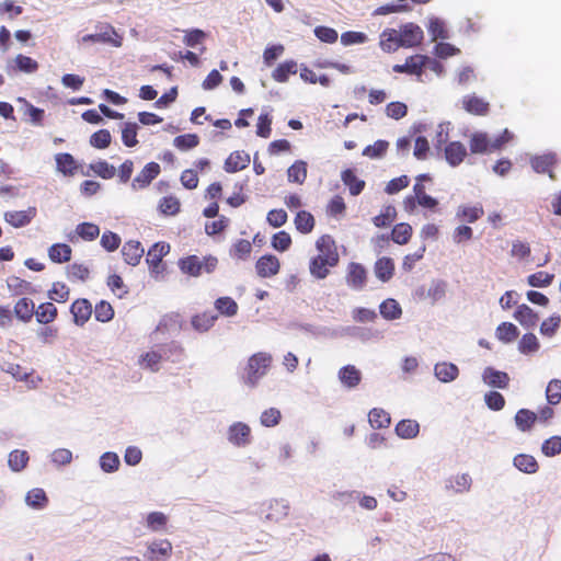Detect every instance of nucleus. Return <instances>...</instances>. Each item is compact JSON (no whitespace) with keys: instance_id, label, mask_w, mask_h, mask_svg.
<instances>
[{"instance_id":"1","label":"nucleus","mask_w":561,"mask_h":561,"mask_svg":"<svg viewBox=\"0 0 561 561\" xmlns=\"http://www.w3.org/2000/svg\"><path fill=\"white\" fill-rule=\"evenodd\" d=\"M513 133L504 129L497 137L491 139L486 133L476 131L470 136L469 148L473 154L492 153L503 149L513 140Z\"/></svg>"},{"instance_id":"2","label":"nucleus","mask_w":561,"mask_h":561,"mask_svg":"<svg viewBox=\"0 0 561 561\" xmlns=\"http://www.w3.org/2000/svg\"><path fill=\"white\" fill-rule=\"evenodd\" d=\"M217 265L218 260L213 255L204 256L202 260L197 255H188L179 261L181 272L193 277L213 273Z\"/></svg>"},{"instance_id":"3","label":"nucleus","mask_w":561,"mask_h":561,"mask_svg":"<svg viewBox=\"0 0 561 561\" xmlns=\"http://www.w3.org/2000/svg\"><path fill=\"white\" fill-rule=\"evenodd\" d=\"M271 360V355L266 353H256L252 355L248 360L244 382L250 387H255L260 378L266 374Z\"/></svg>"},{"instance_id":"4","label":"nucleus","mask_w":561,"mask_h":561,"mask_svg":"<svg viewBox=\"0 0 561 561\" xmlns=\"http://www.w3.org/2000/svg\"><path fill=\"white\" fill-rule=\"evenodd\" d=\"M170 252V245L165 242L154 243L148 251L146 262L149 266L150 274L160 279L165 271V265L162 259Z\"/></svg>"},{"instance_id":"5","label":"nucleus","mask_w":561,"mask_h":561,"mask_svg":"<svg viewBox=\"0 0 561 561\" xmlns=\"http://www.w3.org/2000/svg\"><path fill=\"white\" fill-rule=\"evenodd\" d=\"M161 172L160 164L157 162L147 163L142 170L131 181V187L135 191L146 188Z\"/></svg>"},{"instance_id":"6","label":"nucleus","mask_w":561,"mask_h":561,"mask_svg":"<svg viewBox=\"0 0 561 561\" xmlns=\"http://www.w3.org/2000/svg\"><path fill=\"white\" fill-rule=\"evenodd\" d=\"M171 553L172 543L168 539H159L148 543L145 557L149 561H167Z\"/></svg>"},{"instance_id":"7","label":"nucleus","mask_w":561,"mask_h":561,"mask_svg":"<svg viewBox=\"0 0 561 561\" xmlns=\"http://www.w3.org/2000/svg\"><path fill=\"white\" fill-rule=\"evenodd\" d=\"M398 34L399 44H401V47L417 46L423 39L422 28L413 23L403 25Z\"/></svg>"},{"instance_id":"8","label":"nucleus","mask_w":561,"mask_h":561,"mask_svg":"<svg viewBox=\"0 0 561 561\" xmlns=\"http://www.w3.org/2000/svg\"><path fill=\"white\" fill-rule=\"evenodd\" d=\"M367 282V271L360 264L352 262L347 266L346 283L347 285L356 290H360L365 287Z\"/></svg>"},{"instance_id":"9","label":"nucleus","mask_w":561,"mask_h":561,"mask_svg":"<svg viewBox=\"0 0 561 561\" xmlns=\"http://www.w3.org/2000/svg\"><path fill=\"white\" fill-rule=\"evenodd\" d=\"M425 55H413L405 59L402 65H394L392 70L398 73H408L421 77L424 71Z\"/></svg>"},{"instance_id":"10","label":"nucleus","mask_w":561,"mask_h":561,"mask_svg":"<svg viewBox=\"0 0 561 561\" xmlns=\"http://www.w3.org/2000/svg\"><path fill=\"white\" fill-rule=\"evenodd\" d=\"M256 273L260 277L268 278L279 272V260L272 254L261 256L255 264Z\"/></svg>"},{"instance_id":"11","label":"nucleus","mask_w":561,"mask_h":561,"mask_svg":"<svg viewBox=\"0 0 561 561\" xmlns=\"http://www.w3.org/2000/svg\"><path fill=\"white\" fill-rule=\"evenodd\" d=\"M228 439L236 446H245L251 442V428L241 422H237L229 427Z\"/></svg>"},{"instance_id":"12","label":"nucleus","mask_w":561,"mask_h":561,"mask_svg":"<svg viewBox=\"0 0 561 561\" xmlns=\"http://www.w3.org/2000/svg\"><path fill=\"white\" fill-rule=\"evenodd\" d=\"M217 319H218L217 313H215L211 310H207V311H203V312H198V313L194 314L191 318V325L195 331H197L199 333H205V332L209 331L215 325V322Z\"/></svg>"},{"instance_id":"13","label":"nucleus","mask_w":561,"mask_h":561,"mask_svg":"<svg viewBox=\"0 0 561 561\" xmlns=\"http://www.w3.org/2000/svg\"><path fill=\"white\" fill-rule=\"evenodd\" d=\"M445 159L451 167L459 165L467 157V148L460 141H450L444 149Z\"/></svg>"},{"instance_id":"14","label":"nucleus","mask_w":561,"mask_h":561,"mask_svg":"<svg viewBox=\"0 0 561 561\" xmlns=\"http://www.w3.org/2000/svg\"><path fill=\"white\" fill-rule=\"evenodd\" d=\"M316 247H317L318 251L320 252L318 255L324 256V257L329 259V261L339 263L340 255L337 252L335 241L331 236H329V234L321 236L317 240Z\"/></svg>"},{"instance_id":"15","label":"nucleus","mask_w":561,"mask_h":561,"mask_svg":"<svg viewBox=\"0 0 561 561\" xmlns=\"http://www.w3.org/2000/svg\"><path fill=\"white\" fill-rule=\"evenodd\" d=\"M36 216V208L30 207L26 210H13L4 214V219L14 228H21L28 225Z\"/></svg>"},{"instance_id":"16","label":"nucleus","mask_w":561,"mask_h":561,"mask_svg":"<svg viewBox=\"0 0 561 561\" xmlns=\"http://www.w3.org/2000/svg\"><path fill=\"white\" fill-rule=\"evenodd\" d=\"M145 250L139 241L129 240L122 248L124 261L131 266H136L142 257Z\"/></svg>"},{"instance_id":"17","label":"nucleus","mask_w":561,"mask_h":561,"mask_svg":"<svg viewBox=\"0 0 561 561\" xmlns=\"http://www.w3.org/2000/svg\"><path fill=\"white\" fill-rule=\"evenodd\" d=\"M336 265L337 263L329 261V259L324 256L317 255L311 259L309 264V271L313 277L318 279H324L329 275L330 268Z\"/></svg>"},{"instance_id":"18","label":"nucleus","mask_w":561,"mask_h":561,"mask_svg":"<svg viewBox=\"0 0 561 561\" xmlns=\"http://www.w3.org/2000/svg\"><path fill=\"white\" fill-rule=\"evenodd\" d=\"M341 180L344 183V185L348 187L350 194L352 196L359 195L366 186L365 181L356 175L354 169L348 168L343 170L341 172Z\"/></svg>"},{"instance_id":"19","label":"nucleus","mask_w":561,"mask_h":561,"mask_svg":"<svg viewBox=\"0 0 561 561\" xmlns=\"http://www.w3.org/2000/svg\"><path fill=\"white\" fill-rule=\"evenodd\" d=\"M462 106L468 113L477 116H485L490 111L489 102L477 95L465 96Z\"/></svg>"},{"instance_id":"20","label":"nucleus","mask_w":561,"mask_h":561,"mask_svg":"<svg viewBox=\"0 0 561 561\" xmlns=\"http://www.w3.org/2000/svg\"><path fill=\"white\" fill-rule=\"evenodd\" d=\"M250 163V156L244 151H233L225 161V170L229 173H234L248 168Z\"/></svg>"},{"instance_id":"21","label":"nucleus","mask_w":561,"mask_h":561,"mask_svg":"<svg viewBox=\"0 0 561 561\" xmlns=\"http://www.w3.org/2000/svg\"><path fill=\"white\" fill-rule=\"evenodd\" d=\"M484 381L494 388L505 389L510 383V376L505 371L496 370L492 367H486L483 371Z\"/></svg>"},{"instance_id":"22","label":"nucleus","mask_w":561,"mask_h":561,"mask_svg":"<svg viewBox=\"0 0 561 561\" xmlns=\"http://www.w3.org/2000/svg\"><path fill=\"white\" fill-rule=\"evenodd\" d=\"M556 162V156L551 153L537 156L530 160V164L537 173H548L551 179H554L553 167Z\"/></svg>"},{"instance_id":"23","label":"nucleus","mask_w":561,"mask_h":561,"mask_svg":"<svg viewBox=\"0 0 561 561\" xmlns=\"http://www.w3.org/2000/svg\"><path fill=\"white\" fill-rule=\"evenodd\" d=\"M514 319L528 329L536 327L539 317L528 305L523 304L516 308Z\"/></svg>"},{"instance_id":"24","label":"nucleus","mask_w":561,"mask_h":561,"mask_svg":"<svg viewBox=\"0 0 561 561\" xmlns=\"http://www.w3.org/2000/svg\"><path fill=\"white\" fill-rule=\"evenodd\" d=\"M339 379L346 388H355L360 383V371L354 365H346L340 368Z\"/></svg>"},{"instance_id":"25","label":"nucleus","mask_w":561,"mask_h":561,"mask_svg":"<svg viewBox=\"0 0 561 561\" xmlns=\"http://www.w3.org/2000/svg\"><path fill=\"white\" fill-rule=\"evenodd\" d=\"M484 215L482 205L477 204L474 206L461 205L457 208L456 217L460 221L469 224L476 222Z\"/></svg>"},{"instance_id":"26","label":"nucleus","mask_w":561,"mask_h":561,"mask_svg":"<svg viewBox=\"0 0 561 561\" xmlns=\"http://www.w3.org/2000/svg\"><path fill=\"white\" fill-rule=\"evenodd\" d=\"M92 314V306L87 299H78L72 302V317L77 324H83Z\"/></svg>"},{"instance_id":"27","label":"nucleus","mask_w":561,"mask_h":561,"mask_svg":"<svg viewBox=\"0 0 561 561\" xmlns=\"http://www.w3.org/2000/svg\"><path fill=\"white\" fill-rule=\"evenodd\" d=\"M307 162L304 160H296L288 169H287V180L290 183L304 184L307 179Z\"/></svg>"},{"instance_id":"28","label":"nucleus","mask_w":561,"mask_h":561,"mask_svg":"<svg viewBox=\"0 0 561 561\" xmlns=\"http://www.w3.org/2000/svg\"><path fill=\"white\" fill-rule=\"evenodd\" d=\"M158 210L165 217L176 216L181 211V202L174 195L163 196L159 201Z\"/></svg>"},{"instance_id":"29","label":"nucleus","mask_w":561,"mask_h":561,"mask_svg":"<svg viewBox=\"0 0 561 561\" xmlns=\"http://www.w3.org/2000/svg\"><path fill=\"white\" fill-rule=\"evenodd\" d=\"M472 480L468 473L457 474L446 481V489L455 493L468 492Z\"/></svg>"},{"instance_id":"30","label":"nucleus","mask_w":561,"mask_h":561,"mask_svg":"<svg viewBox=\"0 0 561 561\" xmlns=\"http://www.w3.org/2000/svg\"><path fill=\"white\" fill-rule=\"evenodd\" d=\"M394 263L390 257H380L375 263V274L381 282H388L393 276Z\"/></svg>"},{"instance_id":"31","label":"nucleus","mask_w":561,"mask_h":561,"mask_svg":"<svg viewBox=\"0 0 561 561\" xmlns=\"http://www.w3.org/2000/svg\"><path fill=\"white\" fill-rule=\"evenodd\" d=\"M420 432V424L415 420H401L396 425V433L399 437L411 439L417 436Z\"/></svg>"},{"instance_id":"32","label":"nucleus","mask_w":561,"mask_h":561,"mask_svg":"<svg viewBox=\"0 0 561 561\" xmlns=\"http://www.w3.org/2000/svg\"><path fill=\"white\" fill-rule=\"evenodd\" d=\"M435 376L443 382H449L458 377L459 369L451 363H438L434 368Z\"/></svg>"},{"instance_id":"33","label":"nucleus","mask_w":561,"mask_h":561,"mask_svg":"<svg viewBox=\"0 0 561 561\" xmlns=\"http://www.w3.org/2000/svg\"><path fill=\"white\" fill-rule=\"evenodd\" d=\"M536 421L537 414L528 409H520L515 414V424L522 432L530 431Z\"/></svg>"},{"instance_id":"34","label":"nucleus","mask_w":561,"mask_h":561,"mask_svg":"<svg viewBox=\"0 0 561 561\" xmlns=\"http://www.w3.org/2000/svg\"><path fill=\"white\" fill-rule=\"evenodd\" d=\"M380 47L383 51L390 53L401 47L399 34L394 28H387L380 35Z\"/></svg>"},{"instance_id":"35","label":"nucleus","mask_w":561,"mask_h":561,"mask_svg":"<svg viewBox=\"0 0 561 561\" xmlns=\"http://www.w3.org/2000/svg\"><path fill=\"white\" fill-rule=\"evenodd\" d=\"M294 224L299 232L307 234L313 230L316 221L311 213L307 210H300L297 213L294 219Z\"/></svg>"},{"instance_id":"36","label":"nucleus","mask_w":561,"mask_h":561,"mask_svg":"<svg viewBox=\"0 0 561 561\" xmlns=\"http://www.w3.org/2000/svg\"><path fill=\"white\" fill-rule=\"evenodd\" d=\"M496 339L503 343H511L515 341L519 331L517 327L511 322H502L495 331Z\"/></svg>"},{"instance_id":"37","label":"nucleus","mask_w":561,"mask_h":561,"mask_svg":"<svg viewBox=\"0 0 561 561\" xmlns=\"http://www.w3.org/2000/svg\"><path fill=\"white\" fill-rule=\"evenodd\" d=\"M297 72V64L294 60H287L279 64L272 72V78L277 82H286L290 75Z\"/></svg>"},{"instance_id":"38","label":"nucleus","mask_w":561,"mask_h":561,"mask_svg":"<svg viewBox=\"0 0 561 561\" xmlns=\"http://www.w3.org/2000/svg\"><path fill=\"white\" fill-rule=\"evenodd\" d=\"M368 421L373 428H387L390 423V414L382 409L374 408L368 414Z\"/></svg>"},{"instance_id":"39","label":"nucleus","mask_w":561,"mask_h":561,"mask_svg":"<svg viewBox=\"0 0 561 561\" xmlns=\"http://www.w3.org/2000/svg\"><path fill=\"white\" fill-rule=\"evenodd\" d=\"M412 237V227L407 222L397 224L391 231V240L400 245L407 244Z\"/></svg>"},{"instance_id":"40","label":"nucleus","mask_w":561,"mask_h":561,"mask_svg":"<svg viewBox=\"0 0 561 561\" xmlns=\"http://www.w3.org/2000/svg\"><path fill=\"white\" fill-rule=\"evenodd\" d=\"M252 252V244L249 240L239 239L237 240L229 253L233 259L245 261L250 257Z\"/></svg>"},{"instance_id":"41","label":"nucleus","mask_w":561,"mask_h":561,"mask_svg":"<svg viewBox=\"0 0 561 561\" xmlns=\"http://www.w3.org/2000/svg\"><path fill=\"white\" fill-rule=\"evenodd\" d=\"M380 314L387 320H396L399 319L402 314V309L399 302L394 299H386L381 302Z\"/></svg>"},{"instance_id":"42","label":"nucleus","mask_w":561,"mask_h":561,"mask_svg":"<svg viewBox=\"0 0 561 561\" xmlns=\"http://www.w3.org/2000/svg\"><path fill=\"white\" fill-rule=\"evenodd\" d=\"M397 218V209L392 205L383 207L381 213L373 218V222L377 228L389 227Z\"/></svg>"},{"instance_id":"43","label":"nucleus","mask_w":561,"mask_h":561,"mask_svg":"<svg viewBox=\"0 0 561 561\" xmlns=\"http://www.w3.org/2000/svg\"><path fill=\"white\" fill-rule=\"evenodd\" d=\"M514 466L525 473H535L539 468L535 457L525 454L515 456Z\"/></svg>"},{"instance_id":"44","label":"nucleus","mask_w":561,"mask_h":561,"mask_svg":"<svg viewBox=\"0 0 561 561\" xmlns=\"http://www.w3.org/2000/svg\"><path fill=\"white\" fill-rule=\"evenodd\" d=\"M215 308L220 314L226 317L236 316L239 309L238 304L228 296L219 297L216 299Z\"/></svg>"},{"instance_id":"45","label":"nucleus","mask_w":561,"mask_h":561,"mask_svg":"<svg viewBox=\"0 0 561 561\" xmlns=\"http://www.w3.org/2000/svg\"><path fill=\"white\" fill-rule=\"evenodd\" d=\"M161 351L164 354L163 359L171 360L173 363L181 362L185 353L184 347L174 341L169 344L162 345Z\"/></svg>"},{"instance_id":"46","label":"nucleus","mask_w":561,"mask_h":561,"mask_svg":"<svg viewBox=\"0 0 561 561\" xmlns=\"http://www.w3.org/2000/svg\"><path fill=\"white\" fill-rule=\"evenodd\" d=\"M34 302L28 298H21L14 306L15 316L22 321H28L34 313Z\"/></svg>"},{"instance_id":"47","label":"nucleus","mask_w":561,"mask_h":561,"mask_svg":"<svg viewBox=\"0 0 561 561\" xmlns=\"http://www.w3.org/2000/svg\"><path fill=\"white\" fill-rule=\"evenodd\" d=\"M25 501L28 506L36 508V510H41V508L45 507L48 503L46 493L41 488H35V489H32L31 491H28L26 494Z\"/></svg>"},{"instance_id":"48","label":"nucleus","mask_w":561,"mask_h":561,"mask_svg":"<svg viewBox=\"0 0 561 561\" xmlns=\"http://www.w3.org/2000/svg\"><path fill=\"white\" fill-rule=\"evenodd\" d=\"M413 193L417 198V204L424 208L433 209L438 205L437 199L426 194L423 183H415Z\"/></svg>"},{"instance_id":"49","label":"nucleus","mask_w":561,"mask_h":561,"mask_svg":"<svg viewBox=\"0 0 561 561\" xmlns=\"http://www.w3.org/2000/svg\"><path fill=\"white\" fill-rule=\"evenodd\" d=\"M28 454L25 450L15 449L10 453L9 455V467L15 471L19 472L23 470L27 462H28Z\"/></svg>"},{"instance_id":"50","label":"nucleus","mask_w":561,"mask_h":561,"mask_svg":"<svg viewBox=\"0 0 561 561\" xmlns=\"http://www.w3.org/2000/svg\"><path fill=\"white\" fill-rule=\"evenodd\" d=\"M38 69V62L25 55L19 54L14 58V70L25 72V73H33L37 71Z\"/></svg>"},{"instance_id":"51","label":"nucleus","mask_w":561,"mask_h":561,"mask_svg":"<svg viewBox=\"0 0 561 561\" xmlns=\"http://www.w3.org/2000/svg\"><path fill=\"white\" fill-rule=\"evenodd\" d=\"M163 352L160 351H149L145 353L140 358V364L151 371L159 370V364L163 359Z\"/></svg>"},{"instance_id":"52","label":"nucleus","mask_w":561,"mask_h":561,"mask_svg":"<svg viewBox=\"0 0 561 561\" xmlns=\"http://www.w3.org/2000/svg\"><path fill=\"white\" fill-rule=\"evenodd\" d=\"M76 234L84 241H92L99 237L100 228L92 222H82L77 226Z\"/></svg>"},{"instance_id":"53","label":"nucleus","mask_w":561,"mask_h":561,"mask_svg":"<svg viewBox=\"0 0 561 561\" xmlns=\"http://www.w3.org/2000/svg\"><path fill=\"white\" fill-rule=\"evenodd\" d=\"M49 259L55 263H62L70 260V248L64 243L53 244L48 250Z\"/></svg>"},{"instance_id":"54","label":"nucleus","mask_w":561,"mask_h":561,"mask_svg":"<svg viewBox=\"0 0 561 561\" xmlns=\"http://www.w3.org/2000/svg\"><path fill=\"white\" fill-rule=\"evenodd\" d=\"M540 344L534 333H526L518 342V351L523 354H531L539 350Z\"/></svg>"},{"instance_id":"55","label":"nucleus","mask_w":561,"mask_h":561,"mask_svg":"<svg viewBox=\"0 0 561 561\" xmlns=\"http://www.w3.org/2000/svg\"><path fill=\"white\" fill-rule=\"evenodd\" d=\"M90 169L94 174L105 180L112 179L116 173L114 165L110 164L105 160H99L94 163H91Z\"/></svg>"},{"instance_id":"56","label":"nucleus","mask_w":561,"mask_h":561,"mask_svg":"<svg viewBox=\"0 0 561 561\" xmlns=\"http://www.w3.org/2000/svg\"><path fill=\"white\" fill-rule=\"evenodd\" d=\"M199 144V138L196 134H184L176 136L173 140V145L179 150H188L197 147Z\"/></svg>"},{"instance_id":"57","label":"nucleus","mask_w":561,"mask_h":561,"mask_svg":"<svg viewBox=\"0 0 561 561\" xmlns=\"http://www.w3.org/2000/svg\"><path fill=\"white\" fill-rule=\"evenodd\" d=\"M554 279V275L540 271L534 274H530L527 277V283L531 287H547L552 284Z\"/></svg>"},{"instance_id":"58","label":"nucleus","mask_w":561,"mask_h":561,"mask_svg":"<svg viewBox=\"0 0 561 561\" xmlns=\"http://www.w3.org/2000/svg\"><path fill=\"white\" fill-rule=\"evenodd\" d=\"M138 126L136 123H125L122 128V140L126 147H135L138 144L137 139Z\"/></svg>"},{"instance_id":"59","label":"nucleus","mask_w":561,"mask_h":561,"mask_svg":"<svg viewBox=\"0 0 561 561\" xmlns=\"http://www.w3.org/2000/svg\"><path fill=\"white\" fill-rule=\"evenodd\" d=\"M546 398L549 404L556 405L561 401V380L552 379L546 388Z\"/></svg>"},{"instance_id":"60","label":"nucleus","mask_w":561,"mask_h":561,"mask_svg":"<svg viewBox=\"0 0 561 561\" xmlns=\"http://www.w3.org/2000/svg\"><path fill=\"white\" fill-rule=\"evenodd\" d=\"M57 314V309L51 302H45L38 306L36 310L37 321L41 323L51 322Z\"/></svg>"},{"instance_id":"61","label":"nucleus","mask_w":561,"mask_h":561,"mask_svg":"<svg viewBox=\"0 0 561 561\" xmlns=\"http://www.w3.org/2000/svg\"><path fill=\"white\" fill-rule=\"evenodd\" d=\"M112 136L107 129H100L92 134L90 144L96 149H105L111 145Z\"/></svg>"},{"instance_id":"62","label":"nucleus","mask_w":561,"mask_h":561,"mask_svg":"<svg viewBox=\"0 0 561 561\" xmlns=\"http://www.w3.org/2000/svg\"><path fill=\"white\" fill-rule=\"evenodd\" d=\"M389 142L386 140H377L373 145L367 146L363 150V154L371 159L381 158L388 150Z\"/></svg>"},{"instance_id":"63","label":"nucleus","mask_w":561,"mask_h":561,"mask_svg":"<svg viewBox=\"0 0 561 561\" xmlns=\"http://www.w3.org/2000/svg\"><path fill=\"white\" fill-rule=\"evenodd\" d=\"M282 419L280 411L276 408H270L262 412L260 421L265 427L276 426Z\"/></svg>"},{"instance_id":"64","label":"nucleus","mask_w":561,"mask_h":561,"mask_svg":"<svg viewBox=\"0 0 561 561\" xmlns=\"http://www.w3.org/2000/svg\"><path fill=\"white\" fill-rule=\"evenodd\" d=\"M541 451L545 456L553 457L561 453V436H552L542 443Z\"/></svg>"}]
</instances>
